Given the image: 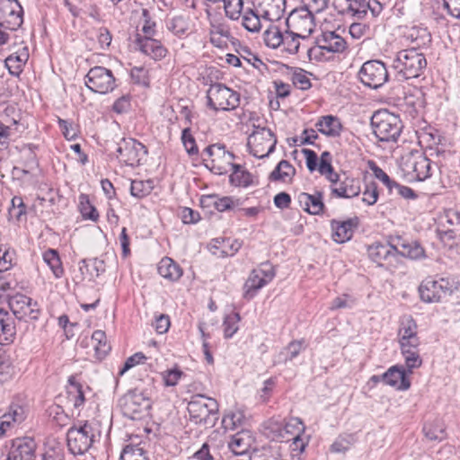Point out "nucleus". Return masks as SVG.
Segmentation results:
<instances>
[{"label":"nucleus","instance_id":"nucleus-1","mask_svg":"<svg viewBox=\"0 0 460 460\" xmlns=\"http://www.w3.org/2000/svg\"><path fill=\"white\" fill-rule=\"evenodd\" d=\"M393 67L402 79L417 78L426 69L427 60L419 50L406 49L396 54Z\"/></svg>","mask_w":460,"mask_h":460},{"label":"nucleus","instance_id":"nucleus-2","mask_svg":"<svg viewBox=\"0 0 460 460\" xmlns=\"http://www.w3.org/2000/svg\"><path fill=\"white\" fill-rule=\"evenodd\" d=\"M371 127L376 138L382 142H396L402 129L399 116L387 110H380L373 114Z\"/></svg>","mask_w":460,"mask_h":460},{"label":"nucleus","instance_id":"nucleus-3","mask_svg":"<svg viewBox=\"0 0 460 460\" xmlns=\"http://www.w3.org/2000/svg\"><path fill=\"white\" fill-rule=\"evenodd\" d=\"M401 169L411 180L422 181L431 177L438 170V165L433 164L425 154L415 151L402 157Z\"/></svg>","mask_w":460,"mask_h":460},{"label":"nucleus","instance_id":"nucleus-4","mask_svg":"<svg viewBox=\"0 0 460 460\" xmlns=\"http://www.w3.org/2000/svg\"><path fill=\"white\" fill-rule=\"evenodd\" d=\"M190 418L196 424L214 426L217 420L218 403L210 397L195 394L188 403Z\"/></svg>","mask_w":460,"mask_h":460},{"label":"nucleus","instance_id":"nucleus-5","mask_svg":"<svg viewBox=\"0 0 460 460\" xmlns=\"http://www.w3.org/2000/svg\"><path fill=\"white\" fill-rule=\"evenodd\" d=\"M100 436L93 423L85 421L83 425L69 428L66 434L67 447L73 455H83L87 452L96 438Z\"/></svg>","mask_w":460,"mask_h":460},{"label":"nucleus","instance_id":"nucleus-6","mask_svg":"<svg viewBox=\"0 0 460 460\" xmlns=\"http://www.w3.org/2000/svg\"><path fill=\"white\" fill-rule=\"evenodd\" d=\"M208 106L214 111H232L239 106L240 95L223 84H212L207 91Z\"/></svg>","mask_w":460,"mask_h":460},{"label":"nucleus","instance_id":"nucleus-7","mask_svg":"<svg viewBox=\"0 0 460 460\" xmlns=\"http://www.w3.org/2000/svg\"><path fill=\"white\" fill-rule=\"evenodd\" d=\"M201 156L206 165L219 175L228 172L234 165L233 163L234 155L220 144L207 146Z\"/></svg>","mask_w":460,"mask_h":460},{"label":"nucleus","instance_id":"nucleus-8","mask_svg":"<svg viewBox=\"0 0 460 460\" xmlns=\"http://www.w3.org/2000/svg\"><path fill=\"white\" fill-rule=\"evenodd\" d=\"M277 137L265 127L253 125V130L248 137L247 146L250 153L258 158H264L271 154L276 146Z\"/></svg>","mask_w":460,"mask_h":460},{"label":"nucleus","instance_id":"nucleus-9","mask_svg":"<svg viewBox=\"0 0 460 460\" xmlns=\"http://www.w3.org/2000/svg\"><path fill=\"white\" fill-rule=\"evenodd\" d=\"M314 14L301 7L293 10L286 20L287 28L300 35L302 41H308L309 36L313 33L315 22Z\"/></svg>","mask_w":460,"mask_h":460},{"label":"nucleus","instance_id":"nucleus-10","mask_svg":"<svg viewBox=\"0 0 460 460\" xmlns=\"http://www.w3.org/2000/svg\"><path fill=\"white\" fill-rule=\"evenodd\" d=\"M358 78L366 86L377 89L387 82L389 75L384 62L369 60L362 65Z\"/></svg>","mask_w":460,"mask_h":460},{"label":"nucleus","instance_id":"nucleus-11","mask_svg":"<svg viewBox=\"0 0 460 460\" xmlns=\"http://www.w3.org/2000/svg\"><path fill=\"white\" fill-rule=\"evenodd\" d=\"M85 85L94 93L105 94L114 90L116 84L111 70L103 66H94L86 75Z\"/></svg>","mask_w":460,"mask_h":460},{"label":"nucleus","instance_id":"nucleus-12","mask_svg":"<svg viewBox=\"0 0 460 460\" xmlns=\"http://www.w3.org/2000/svg\"><path fill=\"white\" fill-rule=\"evenodd\" d=\"M9 307L19 320L35 321L40 314V309L36 301L23 294H15L8 301Z\"/></svg>","mask_w":460,"mask_h":460},{"label":"nucleus","instance_id":"nucleus-13","mask_svg":"<svg viewBox=\"0 0 460 460\" xmlns=\"http://www.w3.org/2000/svg\"><path fill=\"white\" fill-rule=\"evenodd\" d=\"M452 292V286L446 279H424L419 287L420 299L426 303H438Z\"/></svg>","mask_w":460,"mask_h":460},{"label":"nucleus","instance_id":"nucleus-14","mask_svg":"<svg viewBox=\"0 0 460 460\" xmlns=\"http://www.w3.org/2000/svg\"><path fill=\"white\" fill-rule=\"evenodd\" d=\"M274 277V268L269 263H263L259 268L254 269L244 284L243 296L251 299L254 296L256 291L270 282Z\"/></svg>","mask_w":460,"mask_h":460},{"label":"nucleus","instance_id":"nucleus-15","mask_svg":"<svg viewBox=\"0 0 460 460\" xmlns=\"http://www.w3.org/2000/svg\"><path fill=\"white\" fill-rule=\"evenodd\" d=\"M117 157L119 160L128 166H137L141 159L146 154L144 145L133 138H123L118 143Z\"/></svg>","mask_w":460,"mask_h":460},{"label":"nucleus","instance_id":"nucleus-16","mask_svg":"<svg viewBox=\"0 0 460 460\" xmlns=\"http://www.w3.org/2000/svg\"><path fill=\"white\" fill-rule=\"evenodd\" d=\"M123 414L129 419H137L150 407L149 400L141 392L132 391L119 401Z\"/></svg>","mask_w":460,"mask_h":460},{"label":"nucleus","instance_id":"nucleus-17","mask_svg":"<svg viewBox=\"0 0 460 460\" xmlns=\"http://www.w3.org/2000/svg\"><path fill=\"white\" fill-rule=\"evenodd\" d=\"M252 6L263 20L279 21L286 9V0H252Z\"/></svg>","mask_w":460,"mask_h":460},{"label":"nucleus","instance_id":"nucleus-18","mask_svg":"<svg viewBox=\"0 0 460 460\" xmlns=\"http://www.w3.org/2000/svg\"><path fill=\"white\" fill-rule=\"evenodd\" d=\"M282 41V50L291 55L297 54L302 49L305 50L308 58L312 59L313 54L317 51L316 49L306 45V41H302L300 35L295 34V31H292L288 28H287L283 33Z\"/></svg>","mask_w":460,"mask_h":460},{"label":"nucleus","instance_id":"nucleus-19","mask_svg":"<svg viewBox=\"0 0 460 460\" xmlns=\"http://www.w3.org/2000/svg\"><path fill=\"white\" fill-rule=\"evenodd\" d=\"M318 49L326 50L331 53H341L347 48L346 40L335 31H323L316 39Z\"/></svg>","mask_w":460,"mask_h":460},{"label":"nucleus","instance_id":"nucleus-20","mask_svg":"<svg viewBox=\"0 0 460 460\" xmlns=\"http://www.w3.org/2000/svg\"><path fill=\"white\" fill-rule=\"evenodd\" d=\"M136 45L137 49L146 56L155 60H160L166 56L167 50L162 43L153 38H142L137 35Z\"/></svg>","mask_w":460,"mask_h":460},{"label":"nucleus","instance_id":"nucleus-21","mask_svg":"<svg viewBox=\"0 0 460 460\" xmlns=\"http://www.w3.org/2000/svg\"><path fill=\"white\" fill-rule=\"evenodd\" d=\"M271 428L274 432H278L276 437L287 441V438H296L304 434L305 425L299 418L292 417L285 421L284 424H273Z\"/></svg>","mask_w":460,"mask_h":460},{"label":"nucleus","instance_id":"nucleus-22","mask_svg":"<svg viewBox=\"0 0 460 460\" xmlns=\"http://www.w3.org/2000/svg\"><path fill=\"white\" fill-rule=\"evenodd\" d=\"M385 384L394 387L396 390L406 391L411 386L410 380L406 377V369L403 366H393L383 374Z\"/></svg>","mask_w":460,"mask_h":460},{"label":"nucleus","instance_id":"nucleus-23","mask_svg":"<svg viewBox=\"0 0 460 460\" xmlns=\"http://www.w3.org/2000/svg\"><path fill=\"white\" fill-rule=\"evenodd\" d=\"M254 442L255 438L252 431L243 429L231 437L228 442V448L234 455H243L252 447Z\"/></svg>","mask_w":460,"mask_h":460},{"label":"nucleus","instance_id":"nucleus-24","mask_svg":"<svg viewBox=\"0 0 460 460\" xmlns=\"http://www.w3.org/2000/svg\"><path fill=\"white\" fill-rule=\"evenodd\" d=\"M331 190L338 198L350 199L359 194V181L344 175L337 186L332 185Z\"/></svg>","mask_w":460,"mask_h":460},{"label":"nucleus","instance_id":"nucleus-25","mask_svg":"<svg viewBox=\"0 0 460 460\" xmlns=\"http://www.w3.org/2000/svg\"><path fill=\"white\" fill-rule=\"evenodd\" d=\"M36 443L31 438L17 441L15 448L9 454L7 460H34Z\"/></svg>","mask_w":460,"mask_h":460},{"label":"nucleus","instance_id":"nucleus-26","mask_svg":"<svg viewBox=\"0 0 460 460\" xmlns=\"http://www.w3.org/2000/svg\"><path fill=\"white\" fill-rule=\"evenodd\" d=\"M356 227L357 219H349L342 222L333 220L332 222L333 240L339 243L350 240Z\"/></svg>","mask_w":460,"mask_h":460},{"label":"nucleus","instance_id":"nucleus-27","mask_svg":"<svg viewBox=\"0 0 460 460\" xmlns=\"http://www.w3.org/2000/svg\"><path fill=\"white\" fill-rule=\"evenodd\" d=\"M406 40L412 45L410 49L425 48L431 42V34L427 28L413 26L405 33Z\"/></svg>","mask_w":460,"mask_h":460},{"label":"nucleus","instance_id":"nucleus-28","mask_svg":"<svg viewBox=\"0 0 460 460\" xmlns=\"http://www.w3.org/2000/svg\"><path fill=\"white\" fill-rule=\"evenodd\" d=\"M298 202L305 211L312 215H319L324 208L321 192L314 194L302 192L298 195Z\"/></svg>","mask_w":460,"mask_h":460},{"label":"nucleus","instance_id":"nucleus-29","mask_svg":"<svg viewBox=\"0 0 460 460\" xmlns=\"http://www.w3.org/2000/svg\"><path fill=\"white\" fill-rule=\"evenodd\" d=\"M28 59V48L23 47L17 52L8 56L4 60V64L11 75L18 76L22 72L23 66Z\"/></svg>","mask_w":460,"mask_h":460},{"label":"nucleus","instance_id":"nucleus-30","mask_svg":"<svg viewBox=\"0 0 460 460\" xmlns=\"http://www.w3.org/2000/svg\"><path fill=\"white\" fill-rule=\"evenodd\" d=\"M242 247V242L231 238H216L213 240L212 248L215 254L222 257L234 255Z\"/></svg>","mask_w":460,"mask_h":460},{"label":"nucleus","instance_id":"nucleus-31","mask_svg":"<svg viewBox=\"0 0 460 460\" xmlns=\"http://www.w3.org/2000/svg\"><path fill=\"white\" fill-rule=\"evenodd\" d=\"M318 131L328 137H338L341 134L342 125L340 119L332 115L323 116L315 124Z\"/></svg>","mask_w":460,"mask_h":460},{"label":"nucleus","instance_id":"nucleus-32","mask_svg":"<svg viewBox=\"0 0 460 460\" xmlns=\"http://www.w3.org/2000/svg\"><path fill=\"white\" fill-rule=\"evenodd\" d=\"M157 270L161 277L170 281H176L182 275L181 267L169 257H164L160 261Z\"/></svg>","mask_w":460,"mask_h":460},{"label":"nucleus","instance_id":"nucleus-33","mask_svg":"<svg viewBox=\"0 0 460 460\" xmlns=\"http://www.w3.org/2000/svg\"><path fill=\"white\" fill-rule=\"evenodd\" d=\"M296 174L295 167L287 160H281L271 172L270 179L273 181L289 183Z\"/></svg>","mask_w":460,"mask_h":460},{"label":"nucleus","instance_id":"nucleus-34","mask_svg":"<svg viewBox=\"0 0 460 460\" xmlns=\"http://www.w3.org/2000/svg\"><path fill=\"white\" fill-rule=\"evenodd\" d=\"M15 334L14 322L5 311L0 310V343L12 341Z\"/></svg>","mask_w":460,"mask_h":460},{"label":"nucleus","instance_id":"nucleus-35","mask_svg":"<svg viewBox=\"0 0 460 460\" xmlns=\"http://www.w3.org/2000/svg\"><path fill=\"white\" fill-rule=\"evenodd\" d=\"M443 232L449 239L460 236V216L453 211L447 212L445 220L441 221Z\"/></svg>","mask_w":460,"mask_h":460},{"label":"nucleus","instance_id":"nucleus-36","mask_svg":"<svg viewBox=\"0 0 460 460\" xmlns=\"http://www.w3.org/2000/svg\"><path fill=\"white\" fill-rule=\"evenodd\" d=\"M425 437L431 441H441L446 438V427L441 420L436 419L427 422L423 427Z\"/></svg>","mask_w":460,"mask_h":460},{"label":"nucleus","instance_id":"nucleus-37","mask_svg":"<svg viewBox=\"0 0 460 460\" xmlns=\"http://www.w3.org/2000/svg\"><path fill=\"white\" fill-rule=\"evenodd\" d=\"M242 24L251 32H258L262 27L261 19V15L255 10V8H246L242 13Z\"/></svg>","mask_w":460,"mask_h":460},{"label":"nucleus","instance_id":"nucleus-38","mask_svg":"<svg viewBox=\"0 0 460 460\" xmlns=\"http://www.w3.org/2000/svg\"><path fill=\"white\" fill-rule=\"evenodd\" d=\"M15 8H11L2 22L4 29L16 31L22 24V7L17 0H13Z\"/></svg>","mask_w":460,"mask_h":460},{"label":"nucleus","instance_id":"nucleus-39","mask_svg":"<svg viewBox=\"0 0 460 460\" xmlns=\"http://www.w3.org/2000/svg\"><path fill=\"white\" fill-rule=\"evenodd\" d=\"M396 251V247L391 244L374 243L368 248V255L374 261L381 263Z\"/></svg>","mask_w":460,"mask_h":460},{"label":"nucleus","instance_id":"nucleus-40","mask_svg":"<svg viewBox=\"0 0 460 460\" xmlns=\"http://www.w3.org/2000/svg\"><path fill=\"white\" fill-rule=\"evenodd\" d=\"M68 384L69 386L67 388V393L69 399L73 402L74 406L78 408L82 406L85 402L83 386L79 382L76 381L75 376H69Z\"/></svg>","mask_w":460,"mask_h":460},{"label":"nucleus","instance_id":"nucleus-41","mask_svg":"<svg viewBox=\"0 0 460 460\" xmlns=\"http://www.w3.org/2000/svg\"><path fill=\"white\" fill-rule=\"evenodd\" d=\"M418 337V325L415 320L410 315H404L400 322L398 330V340Z\"/></svg>","mask_w":460,"mask_h":460},{"label":"nucleus","instance_id":"nucleus-42","mask_svg":"<svg viewBox=\"0 0 460 460\" xmlns=\"http://www.w3.org/2000/svg\"><path fill=\"white\" fill-rule=\"evenodd\" d=\"M92 346L99 358H104L111 349V346L107 342L106 334L101 330L93 332L92 335Z\"/></svg>","mask_w":460,"mask_h":460},{"label":"nucleus","instance_id":"nucleus-43","mask_svg":"<svg viewBox=\"0 0 460 460\" xmlns=\"http://www.w3.org/2000/svg\"><path fill=\"white\" fill-rule=\"evenodd\" d=\"M233 170L230 174L229 181L232 185L237 187H247L252 182V178L250 172L243 169L241 165L234 164L231 169Z\"/></svg>","mask_w":460,"mask_h":460},{"label":"nucleus","instance_id":"nucleus-44","mask_svg":"<svg viewBox=\"0 0 460 460\" xmlns=\"http://www.w3.org/2000/svg\"><path fill=\"white\" fill-rule=\"evenodd\" d=\"M13 112V107H6L4 111H0V141L6 139L11 134V127L17 124V119L9 118V112Z\"/></svg>","mask_w":460,"mask_h":460},{"label":"nucleus","instance_id":"nucleus-45","mask_svg":"<svg viewBox=\"0 0 460 460\" xmlns=\"http://www.w3.org/2000/svg\"><path fill=\"white\" fill-rule=\"evenodd\" d=\"M283 31L276 25H270L263 33V40L269 48L278 49L283 43Z\"/></svg>","mask_w":460,"mask_h":460},{"label":"nucleus","instance_id":"nucleus-46","mask_svg":"<svg viewBox=\"0 0 460 460\" xmlns=\"http://www.w3.org/2000/svg\"><path fill=\"white\" fill-rule=\"evenodd\" d=\"M43 260L52 270L56 278H60L63 273V267L57 251L49 249L43 253Z\"/></svg>","mask_w":460,"mask_h":460},{"label":"nucleus","instance_id":"nucleus-47","mask_svg":"<svg viewBox=\"0 0 460 460\" xmlns=\"http://www.w3.org/2000/svg\"><path fill=\"white\" fill-rule=\"evenodd\" d=\"M404 359V368L407 372L411 374L413 369L419 368L422 365V358L420 354V349H407L401 351Z\"/></svg>","mask_w":460,"mask_h":460},{"label":"nucleus","instance_id":"nucleus-48","mask_svg":"<svg viewBox=\"0 0 460 460\" xmlns=\"http://www.w3.org/2000/svg\"><path fill=\"white\" fill-rule=\"evenodd\" d=\"M244 415L241 411L230 410L226 411L222 420L225 429L233 430L242 424Z\"/></svg>","mask_w":460,"mask_h":460},{"label":"nucleus","instance_id":"nucleus-49","mask_svg":"<svg viewBox=\"0 0 460 460\" xmlns=\"http://www.w3.org/2000/svg\"><path fill=\"white\" fill-rule=\"evenodd\" d=\"M226 15L231 20H238L243 9V0H223Z\"/></svg>","mask_w":460,"mask_h":460},{"label":"nucleus","instance_id":"nucleus-50","mask_svg":"<svg viewBox=\"0 0 460 460\" xmlns=\"http://www.w3.org/2000/svg\"><path fill=\"white\" fill-rule=\"evenodd\" d=\"M153 190L151 181L133 180L130 186V193L132 196L141 199L148 195Z\"/></svg>","mask_w":460,"mask_h":460},{"label":"nucleus","instance_id":"nucleus-51","mask_svg":"<svg viewBox=\"0 0 460 460\" xmlns=\"http://www.w3.org/2000/svg\"><path fill=\"white\" fill-rule=\"evenodd\" d=\"M368 7L369 4L366 0H351L349 4L347 14L357 19H361L366 16Z\"/></svg>","mask_w":460,"mask_h":460},{"label":"nucleus","instance_id":"nucleus-52","mask_svg":"<svg viewBox=\"0 0 460 460\" xmlns=\"http://www.w3.org/2000/svg\"><path fill=\"white\" fill-rule=\"evenodd\" d=\"M167 28L173 34L181 37L189 30V23L184 17L175 16L168 22Z\"/></svg>","mask_w":460,"mask_h":460},{"label":"nucleus","instance_id":"nucleus-53","mask_svg":"<svg viewBox=\"0 0 460 460\" xmlns=\"http://www.w3.org/2000/svg\"><path fill=\"white\" fill-rule=\"evenodd\" d=\"M120 460H148L138 446L128 445L120 454Z\"/></svg>","mask_w":460,"mask_h":460},{"label":"nucleus","instance_id":"nucleus-54","mask_svg":"<svg viewBox=\"0 0 460 460\" xmlns=\"http://www.w3.org/2000/svg\"><path fill=\"white\" fill-rule=\"evenodd\" d=\"M305 349L304 340L291 341L281 352L285 355V361L292 360L296 358L299 353Z\"/></svg>","mask_w":460,"mask_h":460},{"label":"nucleus","instance_id":"nucleus-55","mask_svg":"<svg viewBox=\"0 0 460 460\" xmlns=\"http://www.w3.org/2000/svg\"><path fill=\"white\" fill-rule=\"evenodd\" d=\"M80 211L84 218L97 221L99 214L96 208L90 203L86 196L80 197Z\"/></svg>","mask_w":460,"mask_h":460},{"label":"nucleus","instance_id":"nucleus-56","mask_svg":"<svg viewBox=\"0 0 460 460\" xmlns=\"http://www.w3.org/2000/svg\"><path fill=\"white\" fill-rule=\"evenodd\" d=\"M181 141L185 147L186 152L190 155H196L199 154V148L197 146L195 138L190 133V128H185L181 132Z\"/></svg>","mask_w":460,"mask_h":460},{"label":"nucleus","instance_id":"nucleus-57","mask_svg":"<svg viewBox=\"0 0 460 460\" xmlns=\"http://www.w3.org/2000/svg\"><path fill=\"white\" fill-rule=\"evenodd\" d=\"M240 315L237 313L227 315L224 320V332L226 338L232 337L238 330Z\"/></svg>","mask_w":460,"mask_h":460},{"label":"nucleus","instance_id":"nucleus-58","mask_svg":"<svg viewBox=\"0 0 460 460\" xmlns=\"http://www.w3.org/2000/svg\"><path fill=\"white\" fill-rule=\"evenodd\" d=\"M143 25L141 31L143 33L142 38H153L155 33V22L152 21L149 12L146 9L142 10Z\"/></svg>","mask_w":460,"mask_h":460},{"label":"nucleus","instance_id":"nucleus-59","mask_svg":"<svg viewBox=\"0 0 460 460\" xmlns=\"http://www.w3.org/2000/svg\"><path fill=\"white\" fill-rule=\"evenodd\" d=\"M301 8L315 14L326 9L329 0H301Z\"/></svg>","mask_w":460,"mask_h":460},{"label":"nucleus","instance_id":"nucleus-60","mask_svg":"<svg viewBox=\"0 0 460 460\" xmlns=\"http://www.w3.org/2000/svg\"><path fill=\"white\" fill-rule=\"evenodd\" d=\"M183 373L179 368L167 369L161 373L165 386H174L178 384Z\"/></svg>","mask_w":460,"mask_h":460},{"label":"nucleus","instance_id":"nucleus-61","mask_svg":"<svg viewBox=\"0 0 460 460\" xmlns=\"http://www.w3.org/2000/svg\"><path fill=\"white\" fill-rule=\"evenodd\" d=\"M290 443V450L293 456L300 455L305 448L308 443V438L303 435L296 438H287V442Z\"/></svg>","mask_w":460,"mask_h":460},{"label":"nucleus","instance_id":"nucleus-62","mask_svg":"<svg viewBox=\"0 0 460 460\" xmlns=\"http://www.w3.org/2000/svg\"><path fill=\"white\" fill-rule=\"evenodd\" d=\"M400 253L403 256L415 260L421 258L424 255V250L420 244L413 243L402 245V250Z\"/></svg>","mask_w":460,"mask_h":460},{"label":"nucleus","instance_id":"nucleus-63","mask_svg":"<svg viewBox=\"0 0 460 460\" xmlns=\"http://www.w3.org/2000/svg\"><path fill=\"white\" fill-rule=\"evenodd\" d=\"M355 298L348 294H343L336 297L332 302L331 310H337L341 308H351L355 305Z\"/></svg>","mask_w":460,"mask_h":460},{"label":"nucleus","instance_id":"nucleus-64","mask_svg":"<svg viewBox=\"0 0 460 460\" xmlns=\"http://www.w3.org/2000/svg\"><path fill=\"white\" fill-rule=\"evenodd\" d=\"M14 260V251H11L9 248L2 250L0 247V272L9 270L13 266Z\"/></svg>","mask_w":460,"mask_h":460}]
</instances>
